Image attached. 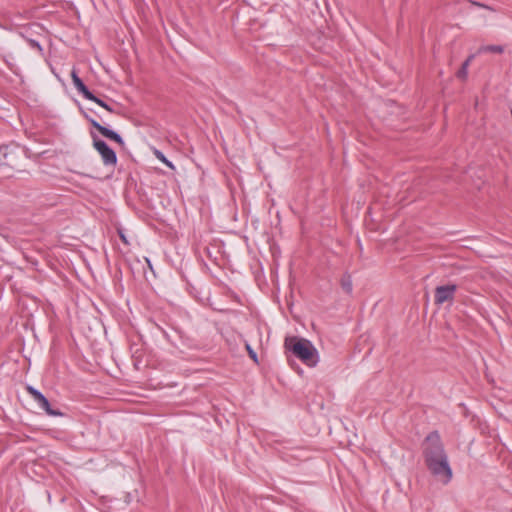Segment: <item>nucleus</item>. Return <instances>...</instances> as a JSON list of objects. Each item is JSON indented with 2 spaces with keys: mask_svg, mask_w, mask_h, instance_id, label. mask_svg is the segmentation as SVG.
<instances>
[{
  "mask_svg": "<svg viewBox=\"0 0 512 512\" xmlns=\"http://www.w3.org/2000/svg\"><path fill=\"white\" fill-rule=\"evenodd\" d=\"M423 456L430 473L442 484L447 485L453 477V472L438 431H432L426 436Z\"/></svg>",
  "mask_w": 512,
  "mask_h": 512,
  "instance_id": "f257e3e1",
  "label": "nucleus"
},
{
  "mask_svg": "<svg viewBox=\"0 0 512 512\" xmlns=\"http://www.w3.org/2000/svg\"><path fill=\"white\" fill-rule=\"evenodd\" d=\"M285 346L305 365L315 367L319 362V353L312 342L305 338L286 339Z\"/></svg>",
  "mask_w": 512,
  "mask_h": 512,
  "instance_id": "f03ea898",
  "label": "nucleus"
},
{
  "mask_svg": "<svg viewBox=\"0 0 512 512\" xmlns=\"http://www.w3.org/2000/svg\"><path fill=\"white\" fill-rule=\"evenodd\" d=\"M24 157V151L14 144L0 146V164L11 169L19 170Z\"/></svg>",
  "mask_w": 512,
  "mask_h": 512,
  "instance_id": "7ed1b4c3",
  "label": "nucleus"
},
{
  "mask_svg": "<svg viewBox=\"0 0 512 512\" xmlns=\"http://www.w3.org/2000/svg\"><path fill=\"white\" fill-rule=\"evenodd\" d=\"M93 147L100 154L105 166H115L117 164L116 152L102 139L91 133Z\"/></svg>",
  "mask_w": 512,
  "mask_h": 512,
  "instance_id": "20e7f679",
  "label": "nucleus"
},
{
  "mask_svg": "<svg viewBox=\"0 0 512 512\" xmlns=\"http://www.w3.org/2000/svg\"><path fill=\"white\" fill-rule=\"evenodd\" d=\"M82 113H83V116L91 124V126L93 128H95L102 136H104L105 138H107V139H109L111 141L116 142L119 145H122V146L124 145V140H123L122 136L119 133H117L114 130L109 129L108 127H106L104 125H102L98 120H96L95 118L91 117L88 113H86L84 111Z\"/></svg>",
  "mask_w": 512,
  "mask_h": 512,
  "instance_id": "39448f33",
  "label": "nucleus"
},
{
  "mask_svg": "<svg viewBox=\"0 0 512 512\" xmlns=\"http://www.w3.org/2000/svg\"><path fill=\"white\" fill-rule=\"evenodd\" d=\"M456 290L457 285L455 284L437 286L434 292V303L436 305H442L445 302H452Z\"/></svg>",
  "mask_w": 512,
  "mask_h": 512,
  "instance_id": "423d86ee",
  "label": "nucleus"
},
{
  "mask_svg": "<svg viewBox=\"0 0 512 512\" xmlns=\"http://www.w3.org/2000/svg\"><path fill=\"white\" fill-rule=\"evenodd\" d=\"M71 78L74 87L85 99L93 97V93L88 89V87L84 84L82 79L78 76L75 69L71 71Z\"/></svg>",
  "mask_w": 512,
  "mask_h": 512,
  "instance_id": "0eeeda50",
  "label": "nucleus"
},
{
  "mask_svg": "<svg viewBox=\"0 0 512 512\" xmlns=\"http://www.w3.org/2000/svg\"><path fill=\"white\" fill-rule=\"evenodd\" d=\"M476 55H477V53L469 55L467 57V59L462 63L461 67L459 68V70L456 73L457 78H459L462 81H465L467 79L469 65L474 60Z\"/></svg>",
  "mask_w": 512,
  "mask_h": 512,
  "instance_id": "6e6552de",
  "label": "nucleus"
},
{
  "mask_svg": "<svg viewBox=\"0 0 512 512\" xmlns=\"http://www.w3.org/2000/svg\"><path fill=\"white\" fill-rule=\"evenodd\" d=\"M26 390L28 394L34 399V401L38 404L39 407L45 404V402L48 400L42 392H40L33 386H27Z\"/></svg>",
  "mask_w": 512,
  "mask_h": 512,
  "instance_id": "1a4fd4ad",
  "label": "nucleus"
},
{
  "mask_svg": "<svg viewBox=\"0 0 512 512\" xmlns=\"http://www.w3.org/2000/svg\"><path fill=\"white\" fill-rule=\"evenodd\" d=\"M504 52V47L501 45H483L479 47L477 54L483 53H495L502 54Z\"/></svg>",
  "mask_w": 512,
  "mask_h": 512,
  "instance_id": "9d476101",
  "label": "nucleus"
},
{
  "mask_svg": "<svg viewBox=\"0 0 512 512\" xmlns=\"http://www.w3.org/2000/svg\"><path fill=\"white\" fill-rule=\"evenodd\" d=\"M342 289L347 293L351 294L353 291L352 277L349 273H344L340 281Z\"/></svg>",
  "mask_w": 512,
  "mask_h": 512,
  "instance_id": "9b49d317",
  "label": "nucleus"
},
{
  "mask_svg": "<svg viewBox=\"0 0 512 512\" xmlns=\"http://www.w3.org/2000/svg\"><path fill=\"white\" fill-rule=\"evenodd\" d=\"M40 408L52 417H59L64 415L59 409L52 408L49 400H47L45 404L41 405Z\"/></svg>",
  "mask_w": 512,
  "mask_h": 512,
  "instance_id": "f8f14e48",
  "label": "nucleus"
},
{
  "mask_svg": "<svg viewBox=\"0 0 512 512\" xmlns=\"http://www.w3.org/2000/svg\"><path fill=\"white\" fill-rule=\"evenodd\" d=\"M40 408L52 417H59L64 415L59 409L52 408L49 400H47L45 404L41 405Z\"/></svg>",
  "mask_w": 512,
  "mask_h": 512,
  "instance_id": "ddd939ff",
  "label": "nucleus"
},
{
  "mask_svg": "<svg viewBox=\"0 0 512 512\" xmlns=\"http://www.w3.org/2000/svg\"><path fill=\"white\" fill-rule=\"evenodd\" d=\"M87 100L93 101L94 103L98 104L99 106H101L102 108H104L105 110H107L110 113H115V110L112 106H110L109 104H107L105 101H103L99 97L95 96L94 94H93V97L88 98Z\"/></svg>",
  "mask_w": 512,
  "mask_h": 512,
  "instance_id": "4468645a",
  "label": "nucleus"
},
{
  "mask_svg": "<svg viewBox=\"0 0 512 512\" xmlns=\"http://www.w3.org/2000/svg\"><path fill=\"white\" fill-rule=\"evenodd\" d=\"M469 3L472 5V6H476V7H480V8H484V9H487L489 11H495V9L489 5H486L484 3H481V2H478V1H473V0H470Z\"/></svg>",
  "mask_w": 512,
  "mask_h": 512,
  "instance_id": "2eb2a0df",
  "label": "nucleus"
},
{
  "mask_svg": "<svg viewBox=\"0 0 512 512\" xmlns=\"http://www.w3.org/2000/svg\"><path fill=\"white\" fill-rule=\"evenodd\" d=\"M246 350L248 352L249 357L255 362L258 363V357L257 353L254 351V349L249 345L246 344Z\"/></svg>",
  "mask_w": 512,
  "mask_h": 512,
  "instance_id": "dca6fc26",
  "label": "nucleus"
},
{
  "mask_svg": "<svg viewBox=\"0 0 512 512\" xmlns=\"http://www.w3.org/2000/svg\"><path fill=\"white\" fill-rule=\"evenodd\" d=\"M156 155H157L158 159H160L162 162H164L168 167H170V168H172V169L174 168V166H173L172 162H170L169 160H167V159L165 158V156L163 155V153H162V152H160V151H156Z\"/></svg>",
  "mask_w": 512,
  "mask_h": 512,
  "instance_id": "f3484780",
  "label": "nucleus"
},
{
  "mask_svg": "<svg viewBox=\"0 0 512 512\" xmlns=\"http://www.w3.org/2000/svg\"><path fill=\"white\" fill-rule=\"evenodd\" d=\"M30 45L34 48H37L40 51L42 50L40 43L36 40H30Z\"/></svg>",
  "mask_w": 512,
  "mask_h": 512,
  "instance_id": "a211bd4d",
  "label": "nucleus"
},
{
  "mask_svg": "<svg viewBox=\"0 0 512 512\" xmlns=\"http://www.w3.org/2000/svg\"><path fill=\"white\" fill-rule=\"evenodd\" d=\"M5 62L8 64V65H11L10 62H11V59H5Z\"/></svg>",
  "mask_w": 512,
  "mask_h": 512,
  "instance_id": "6ab92c4d",
  "label": "nucleus"
},
{
  "mask_svg": "<svg viewBox=\"0 0 512 512\" xmlns=\"http://www.w3.org/2000/svg\"><path fill=\"white\" fill-rule=\"evenodd\" d=\"M5 62L8 64V65H11L10 62H11V59H5Z\"/></svg>",
  "mask_w": 512,
  "mask_h": 512,
  "instance_id": "aec40b11",
  "label": "nucleus"
},
{
  "mask_svg": "<svg viewBox=\"0 0 512 512\" xmlns=\"http://www.w3.org/2000/svg\"><path fill=\"white\" fill-rule=\"evenodd\" d=\"M121 239L126 242L125 236L123 234H120Z\"/></svg>",
  "mask_w": 512,
  "mask_h": 512,
  "instance_id": "412c9836",
  "label": "nucleus"
}]
</instances>
